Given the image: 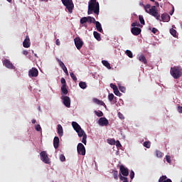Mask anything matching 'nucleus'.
I'll list each match as a JSON object with an SVG mask.
<instances>
[{"label": "nucleus", "instance_id": "f257e3e1", "mask_svg": "<svg viewBox=\"0 0 182 182\" xmlns=\"http://www.w3.org/2000/svg\"><path fill=\"white\" fill-rule=\"evenodd\" d=\"M100 12V6L99 5V2L96 0H90L88 3L87 15H92L94 14H95V17L97 18Z\"/></svg>", "mask_w": 182, "mask_h": 182}, {"label": "nucleus", "instance_id": "f03ea898", "mask_svg": "<svg viewBox=\"0 0 182 182\" xmlns=\"http://www.w3.org/2000/svg\"><path fill=\"white\" fill-rule=\"evenodd\" d=\"M170 73L173 79H179L182 76V71L180 67H171Z\"/></svg>", "mask_w": 182, "mask_h": 182}, {"label": "nucleus", "instance_id": "7ed1b4c3", "mask_svg": "<svg viewBox=\"0 0 182 182\" xmlns=\"http://www.w3.org/2000/svg\"><path fill=\"white\" fill-rule=\"evenodd\" d=\"M146 14H149V15H151V16H154L157 19V21H161L160 19V14L159 13V10H157V8L156 6H152L149 9H147V11H146Z\"/></svg>", "mask_w": 182, "mask_h": 182}, {"label": "nucleus", "instance_id": "20e7f679", "mask_svg": "<svg viewBox=\"0 0 182 182\" xmlns=\"http://www.w3.org/2000/svg\"><path fill=\"white\" fill-rule=\"evenodd\" d=\"M61 2L64 6H65L66 9H68L70 14L73 12V8H75V4H73V1L72 0H61Z\"/></svg>", "mask_w": 182, "mask_h": 182}, {"label": "nucleus", "instance_id": "39448f33", "mask_svg": "<svg viewBox=\"0 0 182 182\" xmlns=\"http://www.w3.org/2000/svg\"><path fill=\"white\" fill-rule=\"evenodd\" d=\"M87 22H88L89 23H96L97 21L94 17H92L90 16L87 17H82L80 20V23L81 25H85V23H86Z\"/></svg>", "mask_w": 182, "mask_h": 182}, {"label": "nucleus", "instance_id": "423d86ee", "mask_svg": "<svg viewBox=\"0 0 182 182\" xmlns=\"http://www.w3.org/2000/svg\"><path fill=\"white\" fill-rule=\"evenodd\" d=\"M40 157H41V161H43L46 164H50V159H49V156L46 151H42L40 153Z\"/></svg>", "mask_w": 182, "mask_h": 182}, {"label": "nucleus", "instance_id": "0eeeda50", "mask_svg": "<svg viewBox=\"0 0 182 182\" xmlns=\"http://www.w3.org/2000/svg\"><path fill=\"white\" fill-rule=\"evenodd\" d=\"M76 132L77 133V135L79 137H82V143H83V144H86V143H87L86 140L87 139V135L86 134V132H85V130H83L81 128L80 130H78Z\"/></svg>", "mask_w": 182, "mask_h": 182}, {"label": "nucleus", "instance_id": "6e6552de", "mask_svg": "<svg viewBox=\"0 0 182 182\" xmlns=\"http://www.w3.org/2000/svg\"><path fill=\"white\" fill-rule=\"evenodd\" d=\"M77 150L78 154H80L81 156H85V154H86V148H85V145L82 143L78 144Z\"/></svg>", "mask_w": 182, "mask_h": 182}, {"label": "nucleus", "instance_id": "1a4fd4ad", "mask_svg": "<svg viewBox=\"0 0 182 182\" xmlns=\"http://www.w3.org/2000/svg\"><path fill=\"white\" fill-rule=\"evenodd\" d=\"M119 174L123 175L122 177H127L129 176V168H127L124 165L119 166Z\"/></svg>", "mask_w": 182, "mask_h": 182}, {"label": "nucleus", "instance_id": "9d476101", "mask_svg": "<svg viewBox=\"0 0 182 182\" xmlns=\"http://www.w3.org/2000/svg\"><path fill=\"white\" fill-rule=\"evenodd\" d=\"M74 42L77 49H78V50H80V49H82L83 46V41L80 39V38L77 37L74 39Z\"/></svg>", "mask_w": 182, "mask_h": 182}, {"label": "nucleus", "instance_id": "9b49d317", "mask_svg": "<svg viewBox=\"0 0 182 182\" xmlns=\"http://www.w3.org/2000/svg\"><path fill=\"white\" fill-rule=\"evenodd\" d=\"M38 75H39V71H38V69L35 68H32L28 71L29 77H38Z\"/></svg>", "mask_w": 182, "mask_h": 182}, {"label": "nucleus", "instance_id": "f8f14e48", "mask_svg": "<svg viewBox=\"0 0 182 182\" xmlns=\"http://www.w3.org/2000/svg\"><path fill=\"white\" fill-rule=\"evenodd\" d=\"M3 65L7 68V69H14L15 68L14 64H12V63H11V61L8 59H6L3 61Z\"/></svg>", "mask_w": 182, "mask_h": 182}, {"label": "nucleus", "instance_id": "ddd939ff", "mask_svg": "<svg viewBox=\"0 0 182 182\" xmlns=\"http://www.w3.org/2000/svg\"><path fill=\"white\" fill-rule=\"evenodd\" d=\"M131 32L132 35H134V36H139V35L141 33V29L138 27H133L131 29Z\"/></svg>", "mask_w": 182, "mask_h": 182}, {"label": "nucleus", "instance_id": "4468645a", "mask_svg": "<svg viewBox=\"0 0 182 182\" xmlns=\"http://www.w3.org/2000/svg\"><path fill=\"white\" fill-rule=\"evenodd\" d=\"M63 102L65 107H70V97L65 96L63 98Z\"/></svg>", "mask_w": 182, "mask_h": 182}, {"label": "nucleus", "instance_id": "2eb2a0df", "mask_svg": "<svg viewBox=\"0 0 182 182\" xmlns=\"http://www.w3.org/2000/svg\"><path fill=\"white\" fill-rule=\"evenodd\" d=\"M98 123L100 126H108L109 124V120L106 119V117H101L100 118Z\"/></svg>", "mask_w": 182, "mask_h": 182}, {"label": "nucleus", "instance_id": "dca6fc26", "mask_svg": "<svg viewBox=\"0 0 182 182\" xmlns=\"http://www.w3.org/2000/svg\"><path fill=\"white\" fill-rule=\"evenodd\" d=\"M23 48H30L31 47V39L29 36H26L25 40L23 42Z\"/></svg>", "mask_w": 182, "mask_h": 182}, {"label": "nucleus", "instance_id": "f3484780", "mask_svg": "<svg viewBox=\"0 0 182 182\" xmlns=\"http://www.w3.org/2000/svg\"><path fill=\"white\" fill-rule=\"evenodd\" d=\"M72 126L75 132H79V130H80L82 129L80 125H79V124H77V122H73Z\"/></svg>", "mask_w": 182, "mask_h": 182}, {"label": "nucleus", "instance_id": "a211bd4d", "mask_svg": "<svg viewBox=\"0 0 182 182\" xmlns=\"http://www.w3.org/2000/svg\"><path fill=\"white\" fill-rule=\"evenodd\" d=\"M57 132H58V134L60 136V137H62V136H63V127H62V125L58 124Z\"/></svg>", "mask_w": 182, "mask_h": 182}, {"label": "nucleus", "instance_id": "6ab92c4d", "mask_svg": "<svg viewBox=\"0 0 182 182\" xmlns=\"http://www.w3.org/2000/svg\"><path fill=\"white\" fill-rule=\"evenodd\" d=\"M92 102H93L94 103H95L96 105H99L100 106H105V107H106V104H105L103 101L97 99V98H94V99L92 100Z\"/></svg>", "mask_w": 182, "mask_h": 182}, {"label": "nucleus", "instance_id": "aec40b11", "mask_svg": "<svg viewBox=\"0 0 182 182\" xmlns=\"http://www.w3.org/2000/svg\"><path fill=\"white\" fill-rule=\"evenodd\" d=\"M159 182H173L171 179L167 178L166 176H162L159 178Z\"/></svg>", "mask_w": 182, "mask_h": 182}, {"label": "nucleus", "instance_id": "412c9836", "mask_svg": "<svg viewBox=\"0 0 182 182\" xmlns=\"http://www.w3.org/2000/svg\"><path fill=\"white\" fill-rule=\"evenodd\" d=\"M161 19L163 22H169L170 21V16L167 14H164L161 15Z\"/></svg>", "mask_w": 182, "mask_h": 182}, {"label": "nucleus", "instance_id": "4be33fe9", "mask_svg": "<svg viewBox=\"0 0 182 182\" xmlns=\"http://www.w3.org/2000/svg\"><path fill=\"white\" fill-rule=\"evenodd\" d=\"M53 146L55 149L59 148V137L55 136L53 139Z\"/></svg>", "mask_w": 182, "mask_h": 182}, {"label": "nucleus", "instance_id": "5701e85b", "mask_svg": "<svg viewBox=\"0 0 182 182\" xmlns=\"http://www.w3.org/2000/svg\"><path fill=\"white\" fill-rule=\"evenodd\" d=\"M139 60L142 63H144V65H147V59L146 58V56H144V55H140L139 56Z\"/></svg>", "mask_w": 182, "mask_h": 182}, {"label": "nucleus", "instance_id": "b1692460", "mask_svg": "<svg viewBox=\"0 0 182 182\" xmlns=\"http://www.w3.org/2000/svg\"><path fill=\"white\" fill-rule=\"evenodd\" d=\"M95 27L97 28V31L98 32H100V33H102V32H103V28H102V24L100 23V22L97 21L95 23Z\"/></svg>", "mask_w": 182, "mask_h": 182}, {"label": "nucleus", "instance_id": "393cba45", "mask_svg": "<svg viewBox=\"0 0 182 182\" xmlns=\"http://www.w3.org/2000/svg\"><path fill=\"white\" fill-rule=\"evenodd\" d=\"M67 85H62L61 87V93L62 95H68L69 93V91L68 90V88L66 87Z\"/></svg>", "mask_w": 182, "mask_h": 182}, {"label": "nucleus", "instance_id": "a878e982", "mask_svg": "<svg viewBox=\"0 0 182 182\" xmlns=\"http://www.w3.org/2000/svg\"><path fill=\"white\" fill-rule=\"evenodd\" d=\"M139 5L140 6H143V8L145 9V12H147V9H150V8H151V5L150 4L144 5L143 2H140Z\"/></svg>", "mask_w": 182, "mask_h": 182}, {"label": "nucleus", "instance_id": "bb28decb", "mask_svg": "<svg viewBox=\"0 0 182 182\" xmlns=\"http://www.w3.org/2000/svg\"><path fill=\"white\" fill-rule=\"evenodd\" d=\"M94 38L97 39V41H102V38L100 37V33H99L97 31L93 32Z\"/></svg>", "mask_w": 182, "mask_h": 182}, {"label": "nucleus", "instance_id": "cd10ccee", "mask_svg": "<svg viewBox=\"0 0 182 182\" xmlns=\"http://www.w3.org/2000/svg\"><path fill=\"white\" fill-rule=\"evenodd\" d=\"M102 65H104V66H105V68H107V69H112V67H110V63H109V62L107 60H102Z\"/></svg>", "mask_w": 182, "mask_h": 182}, {"label": "nucleus", "instance_id": "c85d7f7f", "mask_svg": "<svg viewBox=\"0 0 182 182\" xmlns=\"http://www.w3.org/2000/svg\"><path fill=\"white\" fill-rule=\"evenodd\" d=\"M155 154H156V157H158L159 159H161V157H163V156H164L163 152H161V151H159V150H156L155 151Z\"/></svg>", "mask_w": 182, "mask_h": 182}, {"label": "nucleus", "instance_id": "c756f323", "mask_svg": "<svg viewBox=\"0 0 182 182\" xmlns=\"http://www.w3.org/2000/svg\"><path fill=\"white\" fill-rule=\"evenodd\" d=\"M170 33L173 38H177V31L174 30V28L170 29Z\"/></svg>", "mask_w": 182, "mask_h": 182}, {"label": "nucleus", "instance_id": "7c9ffc66", "mask_svg": "<svg viewBox=\"0 0 182 182\" xmlns=\"http://www.w3.org/2000/svg\"><path fill=\"white\" fill-rule=\"evenodd\" d=\"M119 180H121V181L129 182V179L127 178V177H124L123 176H122V174H119Z\"/></svg>", "mask_w": 182, "mask_h": 182}, {"label": "nucleus", "instance_id": "2f4dec72", "mask_svg": "<svg viewBox=\"0 0 182 182\" xmlns=\"http://www.w3.org/2000/svg\"><path fill=\"white\" fill-rule=\"evenodd\" d=\"M114 99V100H116L117 99V97H114V95L109 94L108 95V100H109V102H113Z\"/></svg>", "mask_w": 182, "mask_h": 182}, {"label": "nucleus", "instance_id": "473e14b6", "mask_svg": "<svg viewBox=\"0 0 182 182\" xmlns=\"http://www.w3.org/2000/svg\"><path fill=\"white\" fill-rule=\"evenodd\" d=\"M79 86L81 89H86L87 87V85L85 82H80Z\"/></svg>", "mask_w": 182, "mask_h": 182}, {"label": "nucleus", "instance_id": "72a5a7b5", "mask_svg": "<svg viewBox=\"0 0 182 182\" xmlns=\"http://www.w3.org/2000/svg\"><path fill=\"white\" fill-rule=\"evenodd\" d=\"M113 176L114 180H118L119 179V172L117 171H113Z\"/></svg>", "mask_w": 182, "mask_h": 182}, {"label": "nucleus", "instance_id": "f704fd0d", "mask_svg": "<svg viewBox=\"0 0 182 182\" xmlns=\"http://www.w3.org/2000/svg\"><path fill=\"white\" fill-rule=\"evenodd\" d=\"M139 22H140V23H141V25H145L146 23L144 21V18L143 17V16L139 15Z\"/></svg>", "mask_w": 182, "mask_h": 182}, {"label": "nucleus", "instance_id": "c9c22d12", "mask_svg": "<svg viewBox=\"0 0 182 182\" xmlns=\"http://www.w3.org/2000/svg\"><path fill=\"white\" fill-rule=\"evenodd\" d=\"M70 76L74 82H77V77H76V75H75L73 73H70Z\"/></svg>", "mask_w": 182, "mask_h": 182}, {"label": "nucleus", "instance_id": "e433bc0d", "mask_svg": "<svg viewBox=\"0 0 182 182\" xmlns=\"http://www.w3.org/2000/svg\"><path fill=\"white\" fill-rule=\"evenodd\" d=\"M151 146V144L150 143V141L144 142V147H146V149H150Z\"/></svg>", "mask_w": 182, "mask_h": 182}, {"label": "nucleus", "instance_id": "4c0bfd02", "mask_svg": "<svg viewBox=\"0 0 182 182\" xmlns=\"http://www.w3.org/2000/svg\"><path fill=\"white\" fill-rule=\"evenodd\" d=\"M56 60L58 62L61 69L63 68L65 66H66L65 65V63H63V62H62V60H60L59 58H56Z\"/></svg>", "mask_w": 182, "mask_h": 182}, {"label": "nucleus", "instance_id": "58836bf2", "mask_svg": "<svg viewBox=\"0 0 182 182\" xmlns=\"http://www.w3.org/2000/svg\"><path fill=\"white\" fill-rule=\"evenodd\" d=\"M125 53L129 58H133V53H132L130 50H127Z\"/></svg>", "mask_w": 182, "mask_h": 182}, {"label": "nucleus", "instance_id": "ea45409f", "mask_svg": "<svg viewBox=\"0 0 182 182\" xmlns=\"http://www.w3.org/2000/svg\"><path fill=\"white\" fill-rule=\"evenodd\" d=\"M107 143L109 144H111L112 146H113V145L116 144V141L113 139H110L107 140Z\"/></svg>", "mask_w": 182, "mask_h": 182}, {"label": "nucleus", "instance_id": "a19ab883", "mask_svg": "<svg viewBox=\"0 0 182 182\" xmlns=\"http://www.w3.org/2000/svg\"><path fill=\"white\" fill-rule=\"evenodd\" d=\"M114 95H116V96H122V93H120V92L119 91V88L114 90Z\"/></svg>", "mask_w": 182, "mask_h": 182}, {"label": "nucleus", "instance_id": "79ce46f5", "mask_svg": "<svg viewBox=\"0 0 182 182\" xmlns=\"http://www.w3.org/2000/svg\"><path fill=\"white\" fill-rule=\"evenodd\" d=\"M95 113L98 117H102V116H103V112L102 111H95Z\"/></svg>", "mask_w": 182, "mask_h": 182}, {"label": "nucleus", "instance_id": "37998d69", "mask_svg": "<svg viewBox=\"0 0 182 182\" xmlns=\"http://www.w3.org/2000/svg\"><path fill=\"white\" fill-rule=\"evenodd\" d=\"M60 161H66V157H65V155L60 154Z\"/></svg>", "mask_w": 182, "mask_h": 182}, {"label": "nucleus", "instance_id": "c03bdc74", "mask_svg": "<svg viewBox=\"0 0 182 182\" xmlns=\"http://www.w3.org/2000/svg\"><path fill=\"white\" fill-rule=\"evenodd\" d=\"M60 82H61V83L63 84V86H67V85H66V80H65V78L64 77H62L61 78V80H60Z\"/></svg>", "mask_w": 182, "mask_h": 182}, {"label": "nucleus", "instance_id": "a18cd8bd", "mask_svg": "<svg viewBox=\"0 0 182 182\" xmlns=\"http://www.w3.org/2000/svg\"><path fill=\"white\" fill-rule=\"evenodd\" d=\"M167 163H171V157L168 155L166 156Z\"/></svg>", "mask_w": 182, "mask_h": 182}, {"label": "nucleus", "instance_id": "49530a36", "mask_svg": "<svg viewBox=\"0 0 182 182\" xmlns=\"http://www.w3.org/2000/svg\"><path fill=\"white\" fill-rule=\"evenodd\" d=\"M62 69H63V72L65 73V74L67 75V76H68V75H69V72H68V68H66V66L63 67Z\"/></svg>", "mask_w": 182, "mask_h": 182}, {"label": "nucleus", "instance_id": "de8ad7c7", "mask_svg": "<svg viewBox=\"0 0 182 182\" xmlns=\"http://www.w3.org/2000/svg\"><path fill=\"white\" fill-rule=\"evenodd\" d=\"M120 92H122V93H124V92H126V87H123V86H120L119 87Z\"/></svg>", "mask_w": 182, "mask_h": 182}, {"label": "nucleus", "instance_id": "09e8293b", "mask_svg": "<svg viewBox=\"0 0 182 182\" xmlns=\"http://www.w3.org/2000/svg\"><path fill=\"white\" fill-rule=\"evenodd\" d=\"M133 28H135V26H140V23H139L138 22H134L132 23L131 25Z\"/></svg>", "mask_w": 182, "mask_h": 182}, {"label": "nucleus", "instance_id": "8fccbe9b", "mask_svg": "<svg viewBox=\"0 0 182 182\" xmlns=\"http://www.w3.org/2000/svg\"><path fill=\"white\" fill-rule=\"evenodd\" d=\"M110 87L113 89V90H116V89L117 88V85L114 84H110Z\"/></svg>", "mask_w": 182, "mask_h": 182}, {"label": "nucleus", "instance_id": "3c124183", "mask_svg": "<svg viewBox=\"0 0 182 182\" xmlns=\"http://www.w3.org/2000/svg\"><path fill=\"white\" fill-rule=\"evenodd\" d=\"M115 144H116L117 147H118L119 149H120V147H122V144H120L119 141H115Z\"/></svg>", "mask_w": 182, "mask_h": 182}, {"label": "nucleus", "instance_id": "603ef678", "mask_svg": "<svg viewBox=\"0 0 182 182\" xmlns=\"http://www.w3.org/2000/svg\"><path fill=\"white\" fill-rule=\"evenodd\" d=\"M36 130L37 132H41V130H42V128L41 127V125L38 124L36 126Z\"/></svg>", "mask_w": 182, "mask_h": 182}, {"label": "nucleus", "instance_id": "864d4df0", "mask_svg": "<svg viewBox=\"0 0 182 182\" xmlns=\"http://www.w3.org/2000/svg\"><path fill=\"white\" fill-rule=\"evenodd\" d=\"M130 178L131 180H133V178H134V171H133L130 172Z\"/></svg>", "mask_w": 182, "mask_h": 182}, {"label": "nucleus", "instance_id": "5fc2aeb1", "mask_svg": "<svg viewBox=\"0 0 182 182\" xmlns=\"http://www.w3.org/2000/svg\"><path fill=\"white\" fill-rule=\"evenodd\" d=\"M118 116H119V119H121V120L124 119V116L123 115V114L119 112Z\"/></svg>", "mask_w": 182, "mask_h": 182}, {"label": "nucleus", "instance_id": "6e6d98bb", "mask_svg": "<svg viewBox=\"0 0 182 182\" xmlns=\"http://www.w3.org/2000/svg\"><path fill=\"white\" fill-rule=\"evenodd\" d=\"M151 32L152 33H157V32H159V30L156 28H153Z\"/></svg>", "mask_w": 182, "mask_h": 182}, {"label": "nucleus", "instance_id": "4d7b16f0", "mask_svg": "<svg viewBox=\"0 0 182 182\" xmlns=\"http://www.w3.org/2000/svg\"><path fill=\"white\" fill-rule=\"evenodd\" d=\"M177 110H178V113H182V107L178 106Z\"/></svg>", "mask_w": 182, "mask_h": 182}, {"label": "nucleus", "instance_id": "13d9d810", "mask_svg": "<svg viewBox=\"0 0 182 182\" xmlns=\"http://www.w3.org/2000/svg\"><path fill=\"white\" fill-rule=\"evenodd\" d=\"M22 53H23V55H25L26 56L28 54V50H23Z\"/></svg>", "mask_w": 182, "mask_h": 182}, {"label": "nucleus", "instance_id": "bf43d9fd", "mask_svg": "<svg viewBox=\"0 0 182 182\" xmlns=\"http://www.w3.org/2000/svg\"><path fill=\"white\" fill-rule=\"evenodd\" d=\"M55 43H56L57 46H59L60 45V41H59V39H57L55 41Z\"/></svg>", "mask_w": 182, "mask_h": 182}, {"label": "nucleus", "instance_id": "052dcab7", "mask_svg": "<svg viewBox=\"0 0 182 182\" xmlns=\"http://www.w3.org/2000/svg\"><path fill=\"white\" fill-rule=\"evenodd\" d=\"M169 14L170 15H173V14H174V7H173L172 11H171Z\"/></svg>", "mask_w": 182, "mask_h": 182}, {"label": "nucleus", "instance_id": "680f3d73", "mask_svg": "<svg viewBox=\"0 0 182 182\" xmlns=\"http://www.w3.org/2000/svg\"><path fill=\"white\" fill-rule=\"evenodd\" d=\"M154 2H155L156 6H160V4H159V2L157 1H154Z\"/></svg>", "mask_w": 182, "mask_h": 182}, {"label": "nucleus", "instance_id": "e2e57ef3", "mask_svg": "<svg viewBox=\"0 0 182 182\" xmlns=\"http://www.w3.org/2000/svg\"><path fill=\"white\" fill-rule=\"evenodd\" d=\"M31 123H33V124H35V123H36V119H32Z\"/></svg>", "mask_w": 182, "mask_h": 182}, {"label": "nucleus", "instance_id": "0e129e2a", "mask_svg": "<svg viewBox=\"0 0 182 182\" xmlns=\"http://www.w3.org/2000/svg\"><path fill=\"white\" fill-rule=\"evenodd\" d=\"M7 1L11 3V2H12V0H7Z\"/></svg>", "mask_w": 182, "mask_h": 182}, {"label": "nucleus", "instance_id": "69168bd1", "mask_svg": "<svg viewBox=\"0 0 182 182\" xmlns=\"http://www.w3.org/2000/svg\"><path fill=\"white\" fill-rule=\"evenodd\" d=\"M150 1H151V2H156L155 0H150Z\"/></svg>", "mask_w": 182, "mask_h": 182}, {"label": "nucleus", "instance_id": "338daca9", "mask_svg": "<svg viewBox=\"0 0 182 182\" xmlns=\"http://www.w3.org/2000/svg\"><path fill=\"white\" fill-rule=\"evenodd\" d=\"M34 56H36V58H38V55L37 54H34Z\"/></svg>", "mask_w": 182, "mask_h": 182}, {"label": "nucleus", "instance_id": "774afa93", "mask_svg": "<svg viewBox=\"0 0 182 182\" xmlns=\"http://www.w3.org/2000/svg\"><path fill=\"white\" fill-rule=\"evenodd\" d=\"M32 53H33V50H32Z\"/></svg>", "mask_w": 182, "mask_h": 182}]
</instances>
